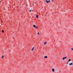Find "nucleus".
<instances>
[{"label":"nucleus","mask_w":73,"mask_h":73,"mask_svg":"<svg viewBox=\"0 0 73 73\" xmlns=\"http://www.w3.org/2000/svg\"><path fill=\"white\" fill-rule=\"evenodd\" d=\"M67 58V57H66V56L65 57H63V60H65V59H66Z\"/></svg>","instance_id":"f257e3e1"},{"label":"nucleus","mask_w":73,"mask_h":73,"mask_svg":"<svg viewBox=\"0 0 73 73\" xmlns=\"http://www.w3.org/2000/svg\"><path fill=\"white\" fill-rule=\"evenodd\" d=\"M46 2L47 3H49L50 2V0H49L48 1L47 0L46 1Z\"/></svg>","instance_id":"f03ea898"},{"label":"nucleus","mask_w":73,"mask_h":73,"mask_svg":"<svg viewBox=\"0 0 73 73\" xmlns=\"http://www.w3.org/2000/svg\"><path fill=\"white\" fill-rule=\"evenodd\" d=\"M69 65H73V63H69Z\"/></svg>","instance_id":"7ed1b4c3"},{"label":"nucleus","mask_w":73,"mask_h":73,"mask_svg":"<svg viewBox=\"0 0 73 73\" xmlns=\"http://www.w3.org/2000/svg\"><path fill=\"white\" fill-rule=\"evenodd\" d=\"M35 48L34 47H33V48H32L31 49V50L32 51H33V49H34V48Z\"/></svg>","instance_id":"20e7f679"},{"label":"nucleus","mask_w":73,"mask_h":73,"mask_svg":"<svg viewBox=\"0 0 73 73\" xmlns=\"http://www.w3.org/2000/svg\"><path fill=\"white\" fill-rule=\"evenodd\" d=\"M52 72H54V68L52 69Z\"/></svg>","instance_id":"39448f33"},{"label":"nucleus","mask_w":73,"mask_h":73,"mask_svg":"<svg viewBox=\"0 0 73 73\" xmlns=\"http://www.w3.org/2000/svg\"><path fill=\"white\" fill-rule=\"evenodd\" d=\"M47 56H44V58H47Z\"/></svg>","instance_id":"423d86ee"},{"label":"nucleus","mask_w":73,"mask_h":73,"mask_svg":"<svg viewBox=\"0 0 73 73\" xmlns=\"http://www.w3.org/2000/svg\"><path fill=\"white\" fill-rule=\"evenodd\" d=\"M36 17L37 18H38V15H37L36 16Z\"/></svg>","instance_id":"0eeeda50"},{"label":"nucleus","mask_w":73,"mask_h":73,"mask_svg":"<svg viewBox=\"0 0 73 73\" xmlns=\"http://www.w3.org/2000/svg\"><path fill=\"white\" fill-rule=\"evenodd\" d=\"M70 61H71V59H69L68 60V61H69V62H70Z\"/></svg>","instance_id":"6e6552de"},{"label":"nucleus","mask_w":73,"mask_h":73,"mask_svg":"<svg viewBox=\"0 0 73 73\" xmlns=\"http://www.w3.org/2000/svg\"><path fill=\"white\" fill-rule=\"evenodd\" d=\"M33 27H36V26L35 25H33Z\"/></svg>","instance_id":"1a4fd4ad"},{"label":"nucleus","mask_w":73,"mask_h":73,"mask_svg":"<svg viewBox=\"0 0 73 73\" xmlns=\"http://www.w3.org/2000/svg\"><path fill=\"white\" fill-rule=\"evenodd\" d=\"M36 28V29H37V28H38V27H37V26H36L35 27Z\"/></svg>","instance_id":"9d476101"},{"label":"nucleus","mask_w":73,"mask_h":73,"mask_svg":"<svg viewBox=\"0 0 73 73\" xmlns=\"http://www.w3.org/2000/svg\"><path fill=\"white\" fill-rule=\"evenodd\" d=\"M2 32L3 33H4V30H2Z\"/></svg>","instance_id":"9b49d317"},{"label":"nucleus","mask_w":73,"mask_h":73,"mask_svg":"<svg viewBox=\"0 0 73 73\" xmlns=\"http://www.w3.org/2000/svg\"><path fill=\"white\" fill-rule=\"evenodd\" d=\"M2 58H4V56H3L2 57Z\"/></svg>","instance_id":"f8f14e48"},{"label":"nucleus","mask_w":73,"mask_h":73,"mask_svg":"<svg viewBox=\"0 0 73 73\" xmlns=\"http://www.w3.org/2000/svg\"><path fill=\"white\" fill-rule=\"evenodd\" d=\"M46 44V42H44V44Z\"/></svg>","instance_id":"ddd939ff"},{"label":"nucleus","mask_w":73,"mask_h":73,"mask_svg":"<svg viewBox=\"0 0 73 73\" xmlns=\"http://www.w3.org/2000/svg\"><path fill=\"white\" fill-rule=\"evenodd\" d=\"M69 63V61H68L67 62V64H68V63Z\"/></svg>","instance_id":"4468645a"},{"label":"nucleus","mask_w":73,"mask_h":73,"mask_svg":"<svg viewBox=\"0 0 73 73\" xmlns=\"http://www.w3.org/2000/svg\"><path fill=\"white\" fill-rule=\"evenodd\" d=\"M29 12H31V10H29Z\"/></svg>","instance_id":"2eb2a0df"},{"label":"nucleus","mask_w":73,"mask_h":73,"mask_svg":"<svg viewBox=\"0 0 73 73\" xmlns=\"http://www.w3.org/2000/svg\"><path fill=\"white\" fill-rule=\"evenodd\" d=\"M73 50V48H72V50Z\"/></svg>","instance_id":"dca6fc26"},{"label":"nucleus","mask_w":73,"mask_h":73,"mask_svg":"<svg viewBox=\"0 0 73 73\" xmlns=\"http://www.w3.org/2000/svg\"><path fill=\"white\" fill-rule=\"evenodd\" d=\"M38 35H39V33H38Z\"/></svg>","instance_id":"f3484780"},{"label":"nucleus","mask_w":73,"mask_h":73,"mask_svg":"<svg viewBox=\"0 0 73 73\" xmlns=\"http://www.w3.org/2000/svg\"><path fill=\"white\" fill-rule=\"evenodd\" d=\"M53 1V0H52V2Z\"/></svg>","instance_id":"a211bd4d"},{"label":"nucleus","mask_w":73,"mask_h":73,"mask_svg":"<svg viewBox=\"0 0 73 73\" xmlns=\"http://www.w3.org/2000/svg\"><path fill=\"white\" fill-rule=\"evenodd\" d=\"M31 11H33V10H31Z\"/></svg>","instance_id":"6ab92c4d"}]
</instances>
